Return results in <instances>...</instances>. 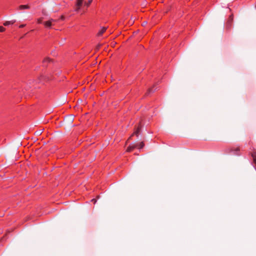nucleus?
<instances>
[{"label": "nucleus", "instance_id": "1", "mask_svg": "<svg viewBox=\"0 0 256 256\" xmlns=\"http://www.w3.org/2000/svg\"><path fill=\"white\" fill-rule=\"evenodd\" d=\"M144 143L143 142H140L139 144H132L129 146L127 149L126 151L128 152H132L135 148H138V149L140 150L144 146Z\"/></svg>", "mask_w": 256, "mask_h": 256}, {"label": "nucleus", "instance_id": "2", "mask_svg": "<svg viewBox=\"0 0 256 256\" xmlns=\"http://www.w3.org/2000/svg\"><path fill=\"white\" fill-rule=\"evenodd\" d=\"M53 60L48 57H46L42 60V64L44 66H47L48 64L50 62H52Z\"/></svg>", "mask_w": 256, "mask_h": 256}, {"label": "nucleus", "instance_id": "3", "mask_svg": "<svg viewBox=\"0 0 256 256\" xmlns=\"http://www.w3.org/2000/svg\"><path fill=\"white\" fill-rule=\"evenodd\" d=\"M54 21L53 19H50L48 21L44 22V24L46 28H50L52 26V22Z\"/></svg>", "mask_w": 256, "mask_h": 256}, {"label": "nucleus", "instance_id": "4", "mask_svg": "<svg viewBox=\"0 0 256 256\" xmlns=\"http://www.w3.org/2000/svg\"><path fill=\"white\" fill-rule=\"evenodd\" d=\"M83 4V0H78L76 2V10L78 11L80 9Z\"/></svg>", "mask_w": 256, "mask_h": 256}, {"label": "nucleus", "instance_id": "5", "mask_svg": "<svg viewBox=\"0 0 256 256\" xmlns=\"http://www.w3.org/2000/svg\"><path fill=\"white\" fill-rule=\"evenodd\" d=\"M252 156L253 158V162H254V168L256 169V151H254V152L252 154Z\"/></svg>", "mask_w": 256, "mask_h": 256}, {"label": "nucleus", "instance_id": "6", "mask_svg": "<svg viewBox=\"0 0 256 256\" xmlns=\"http://www.w3.org/2000/svg\"><path fill=\"white\" fill-rule=\"evenodd\" d=\"M140 131V128L138 127L136 130L132 134V136H130V138L132 136H133L134 135L136 136H138V134Z\"/></svg>", "mask_w": 256, "mask_h": 256}, {"label": "nucleus", "instance_id": "7", "mask_svg": "<svg viewBox=\"0 0 256 256\" xmlns=\"http://www.w3.org/2000/svg\"><path fill=\"white\" fill-rule=\"evenodd\" d=\"M30 8V6L28 4L26 5H20L18 7V8L20 10H23L25 9H29Z\"/></svg>", "mask_w": 256, "mask_h": 256}, {"label": "nucleus", "instance_id": "8", "mask_svg": "<svg viewBox=\"0 0 256 256\" xmlns=\"http://www.w3.org/2000/svg\"><path fill=\"white\" fill-rule=\"evenodd\" d=\"M106 28L105 27H103L101 28V30L98 32V36H101L104 32H105V31L106 30Z\"/></svg>", "mask_w": 256, "mask_h": 256}, {"label": "nucleus", "instance_id": "9", "mask_svg": "<svg viewBox=\"0 0 256 256\" xmlns=\"http://www.w3.org/2000/svg\"><path fill=\"white\" fill-rule=\"evenodd\" d=\"M15 22H16L15 20H12V21H6L4 23V26H8V25H9L10 24H13Z\"/></svg>", "mask_w": 256, "mask_h": 256}, {"label": "nucleus", "instance_id": "10", "mask_svg": "<svg viewBox=\"0 0 256 256\" xmlns=\"http://www.w3.org/2000/svg\"><path fill=\"white\" fill-rule=\"evenodd\" d=\"M240 151V149L238 148H236L234 150H232V152L234 154L239 155L238 152Z\"/></svg>", "mask_w": 256, "mask_h": 256}, {"label": "nucleus", "instance_id": "11", "mask_svg": "<svg viewBox=\"0 0 256 256\" xmlns=\"http://www.w3.org/2000/svg\"><path fill=\"white\" fill-rule=\"evenodd\" d=\"M157 88L153 89V88H150L146 93V94H148L151 92H153Z\"/></svg>", "mask_w": 256, "mask_h": 256}, {"label": "nucleus", "instance_id": "12", "mask_svg": "<svg viewBox=\"0 0 256 256\" xmlns=\"http://www.w3.org/2000/svg\"><path fill=\"white\" fill-rule=\"evenodd\" d=\"M91 2H92V0H88V2L85 3L84 6H86V8L88 7V6L90 4Z\"/></svg>", "mask_w": 256, "mask_h": 256}, {"label": "nucleus", "instance_id": "13", "mask_svg": "<svg viewBox=\"0 0 256 256\" xmlns=\"http://www.w3.org/2000/svg\"><path fill=\"white\" fill-rule=\"evenodd\" d=\"M6 28L2 26H0V32H4L5 31Z\"/></svg>", "mask_w": 256, "mask_h": 256}, {"label": "nucleus", "instance_id": "14", "mask_svg": "<svg viewBox=\"0 0 256 256\" xmlns=\"http://www.w3.org/2000/svg\"><path fill=\"white\" fill-rule=\"evenodd\" d=\"M42 18H40L38 20V22L40 24L42 22Z\"/></svg>", "mask_w": 256, "mask_h": 256}, {"label": "nucleus", "instance_id": "15", "mask_svg": "<svg viewBox=\"0 0 256 256\" xmlns=\"http://www.w3.org/2000/svg\"><path fill=\"white\" fill-rule=\"evenodd\" d=\"M42 132L41 130H38L36 132V134L37 135H40L42 134Z\"/></svg>", "mask_w": 256, "mask_h": 256}, {"label": "nucleus", "instance_id": "16", "mask_svg": "<svg viewBox=\"0 0 256 256\" xmlns=\"http://www.w3.org/2000/svg\"><path fill=\"white\" fill-rule=\"evenodd\" d=\"M26 26V24H21L20 26V28H24V26Z\"/></svg>", "mask_w": 256, "mask_h": 256}, {"label": "nucleus", "instance_id": "17", "mask_svg": "<svg viewBox=\"0 0 256 256\" xmlns=\"http://www.w3.org/2000/svg\"><path fill=\"white\" fill-rule=\"evenodd\" d=\"M255 7H256V6H255Z\"/></svg>", "mask_w": 256, "mask_h": 256}]
</instances>
